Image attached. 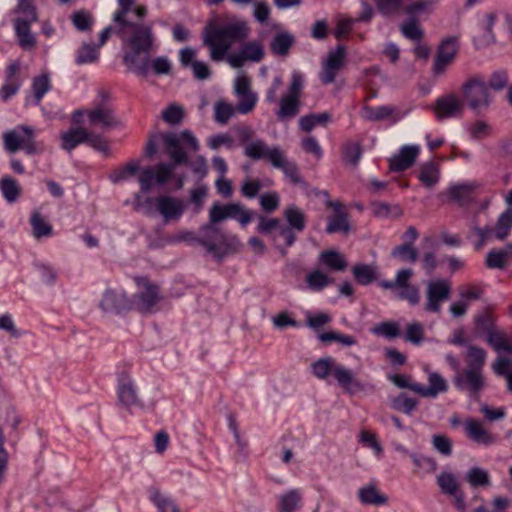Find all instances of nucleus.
<instances>
[{"label":"nucleus","mask_w":512,"mask_h":512,"mask_svg":"<svg viewBox=\"0 0 512 512\" xmlns=\"http://www.w3.org/2000/svg\"><path fill=\"white\" fill-rule=\"evenodd\" d=\"M250 29L245 21L233 19L223 25L209 22L203 30V44L209 49L210 58L219 62L224 60L227 52L235 42L245 40Z\"/></svg>","instance_id":"f257e3e1"},{"label":"nucleus","mask_w":512,"mask_h":512,"mask_svg":"<svg viewBox=\"0 0 512 512\" xmlns=\"http://www.w3.org/2000/svg\"><path fill=\"white\" fill-rule=\"evenodd\" d=\"M154 48L152 25L130 21V64L139 75L149 74L150 54Z\"/></svg>","instance_id":"f03ea898"},{"label":"nucleus","mask_w":512,"mask_h":512,"mask_svg":"<svg viewBox=\"0 0 512 512\" xmlns=\"http://www.w3.org/2000/svg\"><path fill=\"white\" fill-rule=\"evenodd\" d=\"M227 218L236 219L242 226L247 225L252 220V212L244 208L240 203H229L221 205L213 204L209 211L210 223L202 227L207 235H205V245L210 250L216 249L217 243L224 242V236L214 224L219 223Z\"/></svg>","instance_id":"7ed1b4c3"},{"label":"nucleus","mask_w":512,"mask_h":512,"mask_svg":"<svg viewBox=\"0 0 512 512\" xmlns=\"http://www.w3.org/2000/svg\"><path fill=\"white\" fill-rule=\"evenodd\" d=\"M312 373L318 379H326L332 374L337 383L348 393L361 389L360 383L356 380L352 370L337 363L332 357L321 358L311 365Z\"/></svg>","instance_id":"20e7f679"},{"label":"nucleus","mask_w":512,"mask_h":512,"mask_svg":"<svg viewBox=\"0 0 512 512\" xmlns=\"http://www.w3.org/2000/svg\"><path fill=\"white\" fill-rule=\"evenodd\" d=\"M161 138L167 154L175 163H187V151L196 152L199 149L196 137L189 130H183L178 134L173 132L164 133Z\"/></svg>","instance_id":"39448f33"},{"label":"nucleus","mask_w":512,"mask_h":512,"mask_svg":"<svg viewBox=\"0 0 512 512\" xmlns=\"http://www.w3.org/2000/svg\"><path fill=\"white\" fill-rule=\"evenodd\" d=\"M4 148L15 153L22 149L28 155L38 154L43 148L35 141L34 131L31 127L21 125L3 134Z\"/></svg>","instance_id":"423d86ee"},{"label":"nucleus","mask_w":512,"mask_h":512,"mask_svg":"<svg viewBox=\"0 0 512 512\" xmlns=\"http://www.w3.org/2000/svg\"><path fill=\"white\" fill-rule=\"evenodd\" d=\"M414 275L412 269H401L396 273L395 279L391 281H381L380 286L383 289L391 290L402 300H406L410 305H417L420 302V290L411 283Z\"/></svg>","instance_id":"0eeeda50"},{"label":"nucleus","mask_w":512,"mask_h":512,"mask_svg":"<svg viewBox=\"0 0 512 512\" xmlns=\"http://www.w3.org/2000/svg\"><path fill=\"white\" fill-rule=\"evenodd\" d=\"M461 93L467 105L476 112L487 109L492 97L487 84L478 77H472L461 86Z\"/></svg>","instance_id":"6e6552de"},{"label":"nucleus","mask_w":512,"mask_h":512,"mask_svg":"<svg viewBox=\"0 0 512 512\" xmlns=\"http://www.w3.org/2000/svg\"><path fill=\"white\" fill-rule=\"evenodd\" d=\"M451 282L448 279H434L426 284L423 309L430 313H440L442 303L450 298Z\"/></svg>","instance_id":"1a4fd4ad"},{"label":"nucleus","mask_w":512,"mask_h":512,"mask_svg":"<svg viewBox=\"0 0 512 512\" xmlns=\"http://www.w3.org/2000/svg\"><path fill=\"white\" fill-rule=\"evenodd\" d=\"M128 30V0H118V7L113 13L112 24L102 30L99 36L98 48L103 46L109 39L111 34H115L122 38L124 45L126 44V33Z\"/></svg>","instance_id":"9d476101"},{"label":"nucleus","mask_w":512,"mask_h":512,"mask_svg":"<svg viewBox=\"0 0 512 512\" xmlns=\"http://www.w3.org/2000/svg\"><path fill=\"white\" fill-rule=\"evenodd\" d=\"M135 285L134 305L136 309L141 312L150 311L160 300L158 287L144 277H136Z\"/></svg>","instance_id":"9b49d317"},{"label":"nucleus","mask_w":512,"mask_h":512,"mask_svg":"<svg viewBox=\"0 0 512 512\" xmlns=\"http://www.w3.org/2000/svg\"><path fill=\"white\" fill-rule=\"evenodd\" d=\"M459 50L456 37L444 39L439 45L433 61L432 73L434 77L442 76L453 63Z\"/></svg>","instance_id":"f8f14e48"},{"label":"nucleus","mask_w":512,"mask_h":512,"mask_svg":"<svg viewBox=\"0 0 512 512\" xmlns=\"http://www.w3.org/2000/svg\"><path fill=\"white\" fill-rule=\"evenodd\" d=\"M258 220V232L271 237L274 242H277L278 237H282L284 239L286 247L292 246L295 242V233L291 228L284 225L280 219L260 216Z\"/></svg>","instance_id":"ddd939ff"},{"label":"nucleus","mask_w":512,"mask_h":512,"mask_svg":"<svg viewBox=\"0 0 512 512\" xmlns=\"http://www.w3.org/2000/svg\"><path fill=\"white\" fill-rule=\"evenodd\" d=\"M346 50L345 47L339 45L336 49L330 51L322 62V68L319 73L321 82L328 85L334 82L336 76L345 66Z\"/></svg>","instance_id":"4468645a"},{"label":"nucleus","mask_w":512,"mask_h":512,"mask_svg":"<svg viewBox=\"0 0 512 512\" xmlns=\"http://www.w3.org/2000/svg\"><path fill=\"white\" fill-rule=\"evenodd\" d=\"M179 163H160L154 168H147L139 174V181L144 190H149L155 184L166 183L173 175L176 165Z\"/></svg>","instance_id":"2eb2a0df"},{"label":"nucleus","mask_w":512,"mask_h":512,"mask_svg":"<svg viewBox=\"0 0 512 512\" xmlns=\"http://www.w3.org/2000/svg\"><path fill=\"white\" fill-rule=\"evenodd\" d=\"M264 56V47L261 41L253 40L242 45L239 52L228 55L227 62L234 68L243 66L246 61L259 62Z\"/></svg>","instance_id":"dca6fc26"},{"label":"nucleus","mask_w":512,"mask_h":512,"mask_svg":"<svg viewBox=\"0 0 512 512\" xmlns=\"http://www.w3.org/2000/svg\"><path fill=\"white\" fill-rule=\"evenodd\" d=\"M154 207L166 223L178 221L185 210V204L181 199L167 195L157 197Z\"/></svg>","instance_id":"f3484780"},{"label":"nucleus","mask_w":512,"mask_h":512,"mask_svg":"<svg viewBox=\"0 0 512 512\" xmlns=\"http://www.w3.org/2000/svg\"><path fill=\"white\" fill-rule=\"evenodd\" d=\"M455 385L468 392L470 395H477L485 387V378L482 369L467 368L458 374L454 379Z\"/></svg>","instance_id":"a211bd4d"},{"label":"nucleus","mask_w":512,"mask_h":512,"mask_svg":"<svg viewBox=\"0 0 512 512\" xmlns=\"http://www.w3.org/2000/svg\"><path fill=\"white\" fill-rule=\"evenodd\" d=\"M464 103L454 93L446 94L437 99L434 105V113L440 120L459 117L463 114Z\"/></svg>","instance_id":"6ab92c4d"},{"label":"nucleus","mask_w":512,"mask_h":512,"mask_svg":"<svg viewBox=\"0 0 512 512\" xmlns=\"http://www.w3.org/2000/svg\"><path fill=\"white\" fill-rule=\"evenodd\" d=\"M326 206L333 210V215L328 218L327 233L341 232L347 234L350 231L349 215L345 211L343 204L339 201L328 199Z\"/></svg>","instance_id":"aec40b11"},{"label":"nucleus","mask_w":512,"mask_h":512,"mask_svg":"<svg viewBox=\"0 0 512 512\" xmlns=\"http://www.w3.org/2000/svg\"><path fill=\"white\" fill-rule=\"evenodd\" d=\"M428 375V386L425 387L421 384L413 387V392L423 398H436L439 394L448 391L447 380L439 373L425 369Z\"/></svg>","instance_id":"412c9836"},{"label":"nucleus","mask_w":512,"mask_h":512,"mask_svg":"<svg viewBox=\"0 0 512 512\" xmlns=\"http://www.w3.org/2000/svg\"><path fill=\"white\" fill-rule=\"evenodd\" d=\"M127 296L124 289H107L99 303L104 313L120 314L127 305Z\"/></svg>","instance_id":"4be33fe9"},{"label":"nucleus","mask_w":512,"mask_h":512,"mask_svg":"<svg viewBox=\"0 0 512 512\" xmlns=\"http://www.w3.org/2000/svg\"><path fill=\"white\" fill-rule=\"evenodd\" d=\"M87 116L91 125H99L104 130L113 129L120 123L114 111L106 105H98L94 109L88 110Z\"/></svg>","instance_id":"5701e85b"},{"label":"nucleus","mask_w":512,"mask_h":512,"mask_svg":"<svg viewBox=\"0 0 512 512\" xmlns=\"http://www.w3.org/2000/svg\"><path fill=\"white\" fill-rule=\"evenodd\" d=\"M20 62H11L5 70V83L0 90L1 98L6 101L15 95L21 85Z\"/></svg>","instance_id":"b1692460"},{"label":"nucleus","mask_w":512,"mask_h":512,"mask_svg":"<svg viewBox=\"0 0 512 512\" xmlns=\"http://www.w3.org/2000/svg\"><path fill=\"white\" fill-rule=\"evenodd\" d=\"M420 152L418 145L403 146L398 154L390 158V167L394 171H403L411 167Z\"/></svg>","instance_id":"393cba45"},{"label":"nucleus","mask_w":512,"mask_h":512,"mask_svg":"<svg viewBox=\"0 0 512 512\" xmlns=\"http://www.w3.org/2000/svg\"><path fill=\"white\" fill-rule=\"evenodd\" d=\"M303 503V493L299 488H292L277 496V509L279 512H297Z\"/></svg>","instance_id":"a878e982"},{"label":"nucleus","mask_w":512,"mask_h":512,"mask_svg":"<svg viewBox=\"0 0 512 512\" xmlns=\"http://www.w3.org/2000/svg\"><path fill=\"white\" fill-rule=\"evenodd\" d=\"M464 427L468 437L477 444L488 446L495 442V436L477 420L466 419Z\"/></svg>","instance_id":"bb28decb"},{"label":"nucleus","mask_w":512,"mask_h":512,"mask_svg":"<svg viewBox=\"0 0 512 512\" xmlns=\"http://www.w3.org/2000/svg\"><path fill=\"white\" fill-rule=\"evenodd\" d=\"M279 147H268L262 140H253L245 142L244 153L253 160L267 159L272 164V155L275 152H281Z\"/></svg>","instance_id":"cd10ccee"},{"label":"nucleus","mask_w":512,"mask_h":512,"mask_svg":"<svg viewBox=\"0 0 512 512\" xmlns=\"http://www.w3.org/2000/svg\"><path fill=\"white\" fill-rule=\"evenodd\" d=\"M357 496L364 505L382 506L388 502V497L380 491L375 483H368L359 488Z\"/></svg>","instance_id":"c85d7f7f"},{"label":"nucleus","mask_w":512,"mask_h":512,"mask_svg":"<svg viewBox=\"0 0 512 512\" xmlns=\"http://www.w3.org/2000/svg\"><path fill=\"white\" fill-rule=\"evenodd\" d=\"M272 166L282 169L286 177L293 184L298 185L303 183L298 168L294 163L288 161L283 151L275 152L274 155H272Z\"/></svg>","instance_id":"c756f323"},{"label":"nucleus","mask_w":512,"mask_h":512,"mask_svg":"<svg viewBox=\"0 0 512 512\" xmlns=\"http://www.w3.org/2000/svg\"><path fill=\"white\" fill-rule=\"evenodd\" d=\"M476 190L475 183H463L451 186L448 189V194L459 205H465L473 200Z\"/></svg>","instance_id":"7c9ffc66"},{"label":"nucleus","mask_w":512,"mask_h":512,"mask_svg":"<svg viewBox=\"0 0 512 512\" xmlns=\"http://www.w3.org/2000/svg\"><path fill=\"white\" fill-rule=\"evenodd\" d=\"M88 130L83 127L72 128L61 135V146L67 151L73 150L77 145L86 143Z\"/></svg>","instance_id":"2f4dec72"},{"label":"nucleus","mask_w":512,"mask_h":512,"mask_svg":"<svg viewBox=\"0 0 512 512\" xmlns=\"http://www.w3.org/2000/svg\"><path fill=\"white\" fill-rule=\"evenodd\" d=\"M33 22L29 20H15L14 23L19 45L26 50L33 48L36 44L35 37L30 31V25Z\"/></svg>","instance_id":"473e14b6"},{"label":"nucleus","mask_w":512,"mask_h":512,"mask_svg":"<svg viewBox=\"0 0 512 512\" xmlns=\"http://www.w3.org/2000/svg\"><path fill=\"white\" fill-rule=\"evenodd\" d=\"M418 178L427 188H432L438 183L440 178L438 165L434 162L422 164L419 168Z\"/></svg>","instance_id":"72a5a7b5"},{"label":"nucleus","mask_w":512,"mask_h":512,"mask_svg":"<svg viewBox=\"0 0 512 512\" xmlns=\"http://www.w3.org/2000/svg\"><path fill=\"white\" fill-rule=\"evenodd\" d=\"M486 351L476 345H468L466 348L465 360L467 368L482 369L486 361Z\"/></svg>","instance_id":"f704fd0d"},{"label":"nucleus","mask_w":512,"mask_h":512,"mask_svg":"<svg viewBox=\"0 0 512 512\" xmlns=\"http://www.w3.org/2000/svg\"><path fill=\"white\" fill-rule=\"evenodd\" d=\"M284 217L289 224L291 230L303 231L305 228V214L304 212L295 205L288 206L284 212Z\"/></svg>","instance_id":"c9c22d12"},{"label":"nucleus","mask_w":512,"mask_h":512,"mask_svg":"<svg viewBox=\"0 0 512 512\" xmlns=\"http://www.w3.org/2000/svg\"><path fill=\"white\" fill-rule=\"evenodd\" d=\"M99 59V48L93 43H83L76 51L78 65L94 63Z\"/></svg>","instance_id":"e433bc0d"},{"label":"nucleus","mask_w":512,"mask_h":512,"mask_svg":"<svg viewBox=\"0 0 512 512\" xmlns=\"http://www.w3.org/2000/svg\"><path fill=\"white\" fill-rule=\"evenodd\" d=\"M400 116L394 107L380 106V107H365L362 112L363 118L369 121H380L390 116Z\"/></svg>","instance_id":"4c0bfd02"},{"label":"nucleus","mask_w":512,"mask_h":512,"mask_svg":"<svg viewBox=\"0 0 512 512\" xmlns=\"http://www.w3.org/2000/svg\"><path fill=\"white\" fill-rule=\"evenodd\" d=\"M30 223L35 238L49 237L52 234V226L39 212H33Z\"/></svg>","instance_id":"58836bf2"},{"label":"nucleus","mask_w":512,"mask_h":512,"mask_svg":"<svg viewBox=\"0 0 512 512\" xmlns=\"http://www.w3.org/2000/svg\"><path fill=\"white\" fill-rule=\"evenodd\" d=\"M321 261L331 270L343 271L347 267L344 257L337 251L327 250L320 254Z\"/></svg>","instance_id":"ea45409f"},{"label":"nucleus","mask_w":512,"mask_h":512,"mask_svg":"<svg viewBox=\"0 0 512 512\" xmlns=\"http://www.w3.org/2000/svg\"><path fill=\"white\" fill-rule=\"evenodd\" d=\"M466 480L472 487H488L491 485L488 471L480 467L469 469L466 473Z\"/></svg>","instance_id":"a19ab883"},{"label":"nucleus","mask_w":512,"mask_h":512,"mask_svg":"<svg viewBox=\"0 0 512 512\" xmlns=\"http://www.w3.org/2000/svg\"><path fill=\"white\" fill-rule=\"evenodd\" d=\"M161 117L169 125H179L185 117V110L183 106L172 103L161 112Z\"/></svg>","instance_id":"79ce46f5"},{"label":"nucleus","mask_w":512,"mask_h":512,"mask_svg":"<svg viewBox=\"0 0 512 512\" xmlns=\"http://www.w3.org/2000/svg\"><path fill=\"white\" fill-rule=\"evenodd\" d=\"M299 106V99L293 96L286 95L280 101V108L277 113L279 119L292 118L297 115Z\"/></svg>","instance_id":"37998d69"},{"label":"nucleus","mask_w":512,"mask_h":512,"mask_svg":"<svg viewBox=\"0 0 512 512\" xmlns=\"http://www.w3.org/2000/svg\"><path fill=\"white\" fill-rule=\"evenodd\" d=\"M306 283L310 289L320 291L333 283V279L329 278L328 275L322 271L316 269L306 275Z\"/></svg>","instance_id":"c03bdc74"},{"label":"nucleus","mask_w":512,"mask_h":512,"mask_svg":"<svg viewBox=\"0 0 512 512\" xmlns=\"http://www.w3.org/2000/svg\"><path fill=\"white\" fill-rule=\"evenodd\" d=\"M437 484L441 491L448 495H456L459 491V484L456 477L450 473L443 471L437 476Z\"/></svg>","instance_id":"a18cd8bd"},{"label":"nucleus","mask_w":512,"mask_h":512,"mask_svg":"<svg viewBox=\"0 0 512 512\" xmlns=\"http://www.w3.org/2000/svg\"><path fill=\"white\" fill-rule=\"evenodd\" d=\"M353 274L358 283L367 285L377 279V268L373 265H357Z\"/></svg>","instance_id":"49530a36"},{"label":"nucleus","mask_w":512,"mask_h":512,"mask_svg":"<svg viewBox=\"0 0 512 512\" xmlns=\"http://www.w3.org/2000/svg\"><path fill=\"white\" fill-rule=\"evenodd\" d=\"M0 189L4 198L10 203L15 202L21 192L19 184L11 177H5L0 180Z\"/></svg>","instance_id":"de8ad7c7"},{"label":"nucleus","mask_w":512,"mask_h":512,"mask_svg":"<svg viewBox=\"0 0 512 512\" xmlns=\"http://www.w3.org/2000/svg\"><path fill=\"white\" fill-rule=\"evenodd\" d=\"M331 119L329 113L311 114L301 117L299 125L305 132L311 131L316 125H326Z\"/></svg>","instance_id":"09e8293b"},{"label":"nucleus","mask_w":512,"mask_h":512,"mask_svg":"<svg viewBox=\"0 0 512 512\" xmlns=\"http://www.w3.org/2000/svg\"><path fill=\"white\" fill-rule=\"evenodd\" d=\"M214 112L215 120L220 124H225L238 111L236 107H233L224 100H218L214 104Z\"/></svg>","instance_id":"8fccbe9b"},{"label":"nucleus","mask_w":512,"mask_h":512,"mask_svg":"<svg viewBox=\"0 0 512 512\" xmlns=\"http://www.w3.org/2000/svg\"><path fill=\"white\" fill-rule=\"evenodd\" d=\"M401 33L408 39L418 42L423 37V31L418 23V21L414 18L409 19L406 22H403L400 25Z\"/></svg>","instance_id":"3c124183"},{"label":"nucleus","mask_w":512,"mask_h":512,"mask_svg":"<svg viewBox=\"0 0 512 512\" xmlns=\"http://www.w3.org/2000/svg\"><path fill=\"white\" fill-rule=\"evenodd\" d=\"M359 441L365 447L370 448L374 451V454L377 458H380L383 454V447L375 433H372L368 430H362L359 434Z\"/></svg>","instance_id":"603ef678"},{"label":"nucleus","mask_w":512,"mask_h":512,"mask_svg":"<svg viewBox=\"0 0 512 512\" xmlns=\"http://www.w3.org/2000/svg\"><path fill=\"white\" fill-rule=\"evenodd\" d=\"M392 256L400 259L402 262L414 263L418 258V253L413 245L404 243L393 249Z\"/></svg>","instance_id":"864d4df0"},{"label":"nucleus","mask_w":512,"mask_h":512,"mask_svg":"<svg viewBox=\"0 0 512 512\" xmlns=\"http://www.w3.org/2000/svg\"><path fill=\"white\" fill-rule=\"evenodd\" d=\"M319 340L323 343H330L332 341L338 342L343 346H353L357 344V340L354 336L345 335L338 332H325L319 335Z\"/></svg>","instance_id":"5fc2aeb1"},{"label":"nucleus","mask_w":512,"mask_h":512,"mask_svg":"<svg viewBox=\"0 0 512 512\" xmlns=\"http://www.w3.org/2000/svg\"><path fill=\"white\" fill-rule=\"evenodd\" d=\"M414 465L426 474H433L438 469V463L434 458L421 456L417 454H410Z\"/></svg>","instance_id":"6e6d98bb"},{"label":"nucleus","mask_w":512,"mask_h":512,"mask_svg":"<svg viewBox=\"0 0 512 512\" xmlns=\"http://www.w3.org/2000/svg\"><path fill=\"white\" fill-rule=\"evenodd\" d=\"M14 13L22 15L16 20L37 21L36 8L32 4V0H18Z\"/></svg>","instance_id":"4d7b16f0"},{"label":"nucleus","mask_w":512,"mask_h":512,"mask_svg":"<svg viewBox=\"0 0 512 512\" xmlns=\"http://www.w3.org/2000/svg\"><path fill=\"white\" fill-rule=\"evenodd\" d=\"M151 498L160 512H180V509L174 501L158 490L152 492Z\"/></svg>","instance_id":"13d9d810"},{"label":"nucleus","mask_w":512,"mask_h":512,"mask_svg":"<svg viewBox=\"0 0 512 512\" xmlns=\"http://www.w3.org/2000/svg\"><path fill=\"white\" fill-rule=\"evenodd\" d=\"M512 227V210H507L502 213L497 221L495 228V235L498 239H504Z\"/></svg>","instance_id":"bf43d9fd"},{"label":"nucleus","mask_w":512,"mask_h":512,"mask_svg":"<svg viewBox=\"0 0 512 512\" xmlns=\"http://www.w3.org/2000/svg\"><path fill=\"white\" fill-rule=\"evenodd\" d=\"M293 43V38L287 33L278 34L271 43V50L278 55H285Z\"/></svg>","instance_id":"052dcab7"},{"label":"nucleus","mask_w":512,"mask_h":512,"mask_svg":"<svg viewBox=\"0 0 512 512\" xmlns=\"http://www.w3.org/2000/svg\"><path fill=\"white\" fill-rule=\"evenodd\" d=\"M417 400L408 397L406 394H400L392 400V407L395 410L401 411L405 414H411L416 408Z\"/></svg>","instance_id":"680f3d73"},{"label":"nucleus","mask_w":512,"mask_h":512,"mask_svg":"<svg viewBox=\"0 0 512 512\" xmlns=\"http://www.w3.org/2000/svg\"><path fill=\"white\" fill-rule=\"evenodd\" d=\"M435 6V2L433 0H417L408 4L404 11L406 14L415 16L418 14L430 12Z\"/></svg>","instance_id":"e2e57ef3"},{"label":"nucleus","mask_w":512,"mask_h":512,"mask_svg":"<svg viewBox=\"0 0 512 512\" xmlns=\"http://www.w3.org/2000/svg\"><path fill=\"white\" fill-rule=\"evenodd\" d=\"M238 97V103L236 105V109L241 114L250 113L256 105L257 95L254 92L246 93Z\"/></svg>","instance_id":"0e129e2a"},{"label":"nucleus","mask_w":512,"mask_h":512,"mask_svg":"<svg viewBox=\"0 0 512 512\" xmlns=\"http://www.w3.org/2000/svg\"><path fill=\"white\" fill-rule=\"evenodd\" d=\"M73 25L79 31H87L91 29L93 19L89 12L81 10L75 12L71 17Z\"/></svg>","instance_id":"69168bd1"},{"label":"nucleus","mask_w":512,"mask_h":512,"mask_svg":"<svg viewBox=\"0 0 512 512\" xmlns=\"http://www.w3.org/2000/svg\"><path fill=\"white\" fill-rule=\"evenodd\" d=\"M32 89L36 103H39L46 92L50 89V81L47 75H41L33 80Z\"/></svg>","instance_id":"338daca9"},{"label":"nucleus","mask_w":512,"mask_h":512,"mask_svg":"<svg viewBox=\"0 0 512 512\" xmlns=\"http://www.w3.org/2000/svg\"><path fill=\"white\" fill-rule=\"evenodd\" d=\"M406 340L414 344H420L424 339V327L419 322H411L406 326Z\"/></svg>","instance_id":"774afa93"}]
</instances>
